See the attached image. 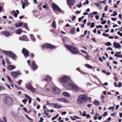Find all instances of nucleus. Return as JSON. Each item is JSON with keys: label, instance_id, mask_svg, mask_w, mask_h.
<instances>
[{"label": "nucleus", "instance_id": "f257e3e1", "mask_svg": "<svg viewBox=\"0 0 122 122\" xmlns=\"http://www.w3.org/2000/svg\"><path fill=\"white\" fill-rule=\"evenodd\" d=\"M59 81L61 82L64 83L63 86L66 88V86L68 85L69 83L71 81L70 76L63 75L61 77L59 80Z\"/></svg>", "mask_w": 122, "mask_h": 122}, {"label": "nucleus", "instance_id": "f03ea898", "mask_svg": "<svg viewBox=\"0 0 122 122\" xmlns=\"http://www.w3.org/2000/svg\"><path fill=\"white\" fill-rule=\"evenodd\" d=\"M69 83L68 85L66 86V89L68 90H73L76 91H78L81 89L80 88L76 85L73 83L71 81Z\"/></svg>", "mask_w": 122, "mask_h": 122}, {"label": "nucleus", "instance_id": "7ed1b4c3", "mask_svg": "<svg viewBox=\"0 0 122 122\" xmlns=\"http://www.w3.org/2000/svg\"><path fill=\"white\" fill-rule=\"evenodd\" d=\"M88 100V97L86 95H82L78 96L76 100L77 102L81 104L86 102Z\"/></svg>", "mask_w": 122, "mask_h": 122}, {"label": "nucleus", "instance_id": "20e7f679", "mask_svg": "<svg viewBox=\"0 0 122 122\" xmlns=\"http://www.w3.org/2000/svg\"><path fill=\"white\" fill-rule=\"evenodd\" d=\"M65 46L72 53L75 54L78 53V51L76 48L70 45H65Z\"/></svg>", "mask_w": 122, "mask_h": 122}, {"label": "nucleus", "instance_id": "39448f33", "mask_svg": "<svg viewBox=\"0 0 122 122\" xmlns=\"http://www.w3.org/2000/svg\"><path fill=\"white\" fill-rule=\"evenodd\" d=\"M4 101L5 104L8 106H10L13 104V100L11 97H5Z\"/></svg>", "mask_w": 122, "mask_h": 122}, {"label": "nucleus", "instance_id": "423d86ee", "mask_svg": "<svg viewBox=\"0 0 122 122\" xmlns=\"http://www.w3.org/2000/svg\"><path fill=\"white\" fill-rule=\"evenodd\" d=\"M3 52L7 56L14 60H15L17 58V56L11 51H4Z\"/></svg>", "mask_w": 122, "mask_h": 122}, {"label": "nucleus", "instance_id": "0eeeda50", "mask_svg": "<svg viewBox=\"0 0 122 122\" xmlns=\"http://www.w3.org/2000/svg\"><path fill=\"white\" fill-rule=\"evenodd\" d=\"M42 48L43 49L45 48L47 49H53V46L48 43H46L43 45Z\"/></svg>", "mask_w": 122, "mask_h": 122}, {"label": "nucleus", "instance_id": "6e6552de", "mask_svg": "<svg viewBox=\"0 0 122 122\" xmlns=\"http://www.w3.org/2000/svg\"><path fill=\"white\" fill-rule=\"evenodd\" d=\"M26 86L28 89L32 92L35 91V89L32 86L31 84L29 82L28 83L26 84Z\"/></svg>", "mask_w": 122, "mask_h": 122}, {"label": "nucleus", "instance_id": "1a4fd4ad", "mask_svg": "<svg viewBox=\"0 0 122 122\" xmlns=\"http://www.w3.org/2000/svg\"><path fill=\"white\" fill-rule=\"evenodd\" d=\"M54 10L58 11H60L61 13H64V11L61 10L58 6L56 4L54 3Z\"/></svg>", "mask_w": 122, "mask_h": 122}, {"label": "nucleus", "instance_id": "9d476101", "mask_svg": "<svg viewBox=\"0 0 122 122\" xmlns=\"http://www.w3.org/2000/svg\"><path fill=\"white\" fill-rule=\"evenodd\" d=\"M57 100L59 102H63L64 103H69V101L66 98H58Z\"/></svg>", "mask_w": 122, "mask_h": 122}, {"label": "nucleus", "instance_id": "9b49d317", "mask_svg": "<svg viewBox=\"0 0 122 122\" xmlns=\"http://www.w3.org/2000/svg\"><path fill=\"white\" fill-rule=\"evenodd\" d=\"M20 74L21 73L19 71H13L11 73V75L14 78L17 77V76Z\"/></svg>", "mask_w": 122, "mask_h": 122}, {"label": "nucleus", "instance_id": "f8f14e48", "mask_svg": "<svg viewBox=\"0 0 122 122\" xmlns=\"http://www.w3.org/2000/svg\"><path fill=\"white\" fill-rule=\"evenodd\" d=\"M22 52L25 57H27L29 56V51L25 48H23L22 50Z\"/></svg>", "mask_w": 122, "mask_h": 122}, {"label": "nucleus", "instance_id": "ddd939ff", "mask_svg": "<svg viewBox=\"0 0 122 122\" xmlns=\"http://www.w3.org/2000/svg\"><path fill=\"white\" fill-rule=\"evenodd\" d=\"M113 45L114 47L115 48H117L118 49H121L122 47L119 43H116V42L113 43Z\"/></svg>", "mask_w": 122, "mask_h": 122}, {"label": "nucleus", "instance_id": "4468645a", "mask_svg": "<svg viewBox=\"0 0 122 122\" xmlns=\"http://www.w3.org/2000/svg\"><path fill=\"white\" fill-rule=\"evenodd\" d=\"M60 92V90L55 86H54V94H58Z\"/></svg>", "mask_w": 122, "mask_h": 122}, {"label": "nucleus", "instance_id": "2eb2a0df", "mask_svg": "<svg viewBox=\"0 0 122 122\" xmlns=\"http://www.w3.org/2000/svg\"><path fill=\"white\" fill-rule=\"evenodd\" d=\"M19 39L20 40L24 41H28V39L27 37L25 35L22 36L19 38Z\"/></svg>", "mask_w": 122, "mask_h": 122}, {"label": "nucleus", "instance_id": "dca6fc26", "mask_svg": "<svg viewBox=\"0 0 122 122\" xmlns=\"http://www.w3.org/2000/svg\"><path fill=\"white\" fill-rule=\"evenodd\" d=\"M31 66L33 69L36 70L37 68V66L36 65L35 61H32Z\"/></svg>", "mask_w": 122, "mask_h": 122}, {"label": "nucleus", "instance_id": "f3484780", "mask_svg": "<svg viewBox=\"0 0 122 122\" xmlns=\"http://www.w3.org/2000/svg\"><path fill=\"white\" fill-rule=\"evenodd\" d=\"M2 34L4 35L5 36L7 37L10 35V33L7 31H3L1 32Z\"/></svg>", "mask_w": 122, "mask_h": 122}, {"label": "nucleus", "instance_id": "a211bd4d", "mask_svg": "<svg viewBox=\"0 0 122 122\" xmlns=\"http://www.w3.org/2000/svg\"><path fill=\"white\" fill-rule=\"evenodd\" d=\"M67 3L69 6L73 5L75 2L74 0H67Z\"/></svg>", "mask_w": 122, "mask_h": 122}, {"label": "nucleus", "instance_id": "6ab92c4d", "mask_svg": "<svg viewBox=\"0 0 122 122\" xmlns=\"http://www.w3.org/2000/svg\"><path fill=\"white\" fill-rule=\"evenodd\" d=\"M62 94L64 96L66 97H70L71 96V94L66 92H63Z\"/></svg>", "mask_w": 122, "mask_h": 122}, {"label": "nucleus", "instance_id": "aec40b11", "mask_svg": "<svg viewBox=\"0 0 122 122\" xmlns=\"http://www.w3.org/2000/svg\"><path fill=\"white\" fill-rule=\"evenodd\" d=\"M23 23L21 22H19V23H17L15 24V26L17 27H19L22 26Z\"/></svg>", "mask_w": 122, "mask_h": 122}, {"label": "nucleus", "instance_id": "412c9836", "mask_svg": "<svg viewBox=\"0 0 122 122\" xmlns=\"http://www.w3.org/2000/svg\"><path fill=\"white\" fill-rule=\"evenodd\" d=\"M15 67L13 65H9L7 66V69L9 70H12L13 69H15Z\"/></svg>", "mask_w": 122, "mask_h": 122}, {"label": "nucleus", "instance_id": "4be33fe9", "mask_svg": "<svg viewBox=\"0 0 122 122\" xmlns=\"http://www.w3.org/2000/svg\"><path fill=\"white\" fill-rule=\"evenodd\" d=\"M22 30L21 28H19L15 31L16 33L17 34H20L22 32Z\"/></svg>", "mask_w": 122, "mask_h": 122}, {"label": "nucleus", "instance_id": "5701e85b", "mask_svg": "<svg viewBox=\"0 0 122 122\" xmlns=\"http://www.w3.org/2000/svg\"><path fill=\"white\" fill-rule=\"evenodd\" d=\"M54 107L56 108H60L62 107V106L56 104V103H54Z\"/></svg>", "mask_w": 122, "mask_h": 122}, {"label": "nucleus", "instance_id": "b1692460", "mask_svg": "<svg viewBox=\"0 0 122 122\" xmlns=\"http://www.w3.org/2000/svg\"><path fill=\"white\" fill-rule=\"evenodd\" d=\"M51 77L49 76H47L46 78L43 79V80L47 81H49L51 80Z\"/></svg>", "mask_w": 122, "mask_h": 122}, {"label": "nucleus", "instance_id": "393cba45", "mask_svg": "<svg viewBox=\"0 0 122 122\" xmlns=\"http://www.w3.org/2000/svg\"><path fill=\"white\" fill-rule=\"evenodd\" d=\"M30 36L31 39L32 41H36L35 39L33 34H30Z\"/></svg>", "mask_w": 122, "mask_h": 122}, {"label": "nucleus", "instance_id": "a878e982", "mask_svg": "<svg viewBox=\"0 0 122 122\" xmlns=\"http://www.w3.org/2000/svg\"><path fill=\"white\" fill-rule=\"evenodd\" d=\"M85 66L87 67L88 68H89L90 69L92 68H94L91 65L88 64H86L85 65Z\"/></svg>", "mask_w": 122, "mask_h": 122}, {"label": "nucleus", "instance_id": "bb28decb", "mask_svg": "<svg viewBox=\"0 0 122 122\" xmlns=\"http://www.w3.org/2000/svg\"><path fill=\"white\" fill-rule=\"evenodd\" d=\"M11 14L13 15L15 17H17V14L15 13V11L14 10L12 11L11 12Z\"/></svg>", "mask_w": 122, "mask_h": 122}, {"label": "nucleus", "instance_id": "cd10ccee", "mask_svg": "<svg viewBox=\"0 0 122 122\" xmlns=\"http://www.w3.org/2000/svg\"><path fill=\"white\" fill-rule=\"evenodd\" d=\"M24 1V3L23 4L25 5V6H27L29 4L27 0H25Z\"/></svg>", "mask_w": 122, "mask_h": 122}, {"label": "nucleus", "instance_id": "c85d7f7f", "mask_svg": "<svg viewBox=\"0 0 122 122\" xmlns=\"http://www.w3.org/2000/svg\"><path fill=\"white\" fill-rule=\"evenodd\" d=\"M28 24L26 23L23 25V27L26 29H28Z\"/></svg>", "mask_w": 122, "mask_h": 122}, {"label": "nucleus", "instance_id": "c756f323", "mask_svg": "<svg viewBox=\"0 0 122 122\" xmlns=\"http://www.w3.org/2000/svg\"><path fill=\"white\" fill-rule=\"evenodd\" d=\"M113 14H112L111 15V16H115L117 15V13L116 11H113Z\"/></svg>", "mask_w": 122, "mask_h": 122}, {"label": "nucleus", "instance_id": "7c9ffc66", "mask_svg": "<svg viewBox=\"0 0 122 122\" xmlns=\"http://www.w3.org/2000/svg\"><path fill=\"white\" fill-rule=\"evenodd\" d=\"M115 105L113 107H109L108 108V109L109 110H111V109H112V110H114L115 109L114 108V107H115Z\"/></svg>", "mask_w": 122, "mask_h": 122}, {"label": "nucleus", "instance_id": "2f4dec72", "mask_svg": "<svg viewBox=\"0 0 122 122\" xmlns=\"http://www.w3.org/2000/svg\"><path fill=\"white\" fill-rule=\"evenodd\" d=\"M70 32L72 34H74L75 33V31L74 29H72L70 30Z\"/></svg>", "mask_w": 122, "mask_h": 122}, {"label": "nucleus", "instance_id": "473e14b6", "mask_svg": "<svg viewBox=\"0 0 122 122\" xmlns=\"http://www.w3.org/2000/svg\"><path fill=\"white\" fill-rule=\"evenodd\" d=\"M7 77L8 78V81H9L10 82H11V83H13V81L12 80H11L10 79V77L9 76H7Z\"/></svg>", "mask_w": 122, "mask_h": 122}, {"label": "nucleus", "instance_id": "72a5a7b5", "mask_svg": "<svg viewBox=\"0 0 122 122\" xmlns=\"http://www.w3.org/2000/svg\"><path fill=\"white\" fill-rule=\"evenodd\" d=\"M94 103L95 105H97L99 104V102L98 101H96L94 102Z\"/></svg>", "mask_w": 122, "mask_h": 122}, {"label": "nucleus", "instance_id": "f704fd0d", "mask_svg": "<svg viewBox=\"0 0 122 122\" xmlns=\"http://www.w3.org/2000/svg\"><path fill=\"white\" fill-rule=\"evenodd\" d=\"M114 56H115L117 57H119L120 55L118 53V52H117L115 54Z\"/></svg>", "mask_w": 122, "mask_h": 122}, {"label": "nucleus", "instance_id": "c9c22d12", "mask_svg": "<svg viewBox=\"0 0 122 122\" xmlns=\"http://www.w3.org/2000/svg\"><path fill=\"white\" fill-rule=\"evenodd\" d=\"M95 26V23H94L92 22L91 23L90 27L91 28H93Z\"/></svg>", "mask_w": 122, "mask_h": 122}, {"label": "nucleus", "instance_id": "e433bc0d", "mask_svg": "<svg viewBox=\"0 0 122 122\" xmlns=\"http://www.w3.org/2000/svg\"><path fill=\"white\" fill-rule=\"evenodd\" d=\"M22 81L21 80H18V81L17 82V83L18 85H20L21 83L22 82Z\"/></svg>", "mask_w": 122, "mask_h": 122}, {"label": "nucleus", "instance_id": "4c0bfd02", "mask_svg": "<svg viewBox=\"0 0 122 122\" xmlns=\"http://www.w3.org/2000/svg\"><path fill=\"white\" fill-rule=\"evenodd\" d=\"M5 88L2 86H0V91L2 90H5Z\"/></svg>", "mask_w": 122, "mask_h": 122}, {"label": "nucleus", "instance_id": "58836bf2", "mask_svg": "<svg viewBox=\"0 0 122 122\" xmlns=\"http://www.w3.org/2000/svg\"><path fill=\"white\" fill-rule=\"evenodd\" d=\"M105 45L107 46H109L111 45V44L110 42H107V43H105Z\"/></svg>", "mask_w": 122, "mask_h": 122}, {"label": "nucleus", "instance_id": "ea45409f", "mask_svg": "<svg viewBox=\"0 0 122 122\" xmlns=\"http://www.w3.org/2000/svg\"><path fill=\"white\" fill-rule=\"evenodd\" d=\"M27 101V100L26 99H25L22 100V102L24 103V104H25L26 102Z\"/></svg>", "mask_w": 122, "mask_h": 122}, {"label": "nucleus", "instance_id": "a19ab883", "mask_svg": "<svg viewBox=\"0 0 122 122\" xmlns=\"http://www.w3.org/2000/svg\"><path fill=\"white\" fill-rule=\"evenodd\" d=\"M122 84L121 82H119L118 84V86L119 87H121L122 86Z\"/></svg>", "mask_w": 122, "mask_h": 122}, {"label": "nucleus", "instance_id": "79ce46f5", "mask_svg": "<svg viewBox=\"0 0 122 122\" xmlns=\"http://www.w3.org/2000/svg\"><path fill=\"white\" fill-rule=\"evenodd\" d=\"M76 18V17L75 16H73L71 19L72 21H74Z\"/></svg>", "mask_w": 122, "mask_h": 122}, {"label": "nucleus", "instance_id": "37998d69", "mask_svg": "<svg viewBox=\"0 0 122 122\" xmlns=\"http://www.w3.org/2000/svg\"><path fill=\"white\" fill-rule=\"evenodd\" d=\"M108 113L107 112H105L103 114V116L104 117H105L107 116V115Z\"/></svg>", "mask_w": 122, "mask_h": 122}, {"label": "nucleus", "instance_id": "c03bdc74", "mask_svg": "<svg viewBox=\"0 0 122 122\" xmlns=\"http://www.w3.org/2000/svg\"><path fill=\"white\" fill-rule=\"evenodd\" d=\"M25 97L27 98H28L29 99V98H30V96H29L27 95L26 94H25Z\"/></svg>", "mask_w": 122, "mask_h": 122}, {"label": "nucleus", "instance_id": "a18cd8bd", "mask_svg": "<svg viewBox=\"0 0 122 122\" xmlns=\"http://www.w3.org/2000/svg\"><path fill=\"white\" fill-rule=\"evenodd\" d=\"M102 35L104 36H106V37H108L109 36L108 34H106L104 33H103Z\"/></svg>", "mask_w": 122, "mask_h": 122}, {"label": "nucleus", "instance_id": "49530a36", "mask_svg": "<svg viewBox=\"0 0 122 122\" xmlns=\"http://www.w3.org/2000/svg\"><path fill=\"white\" fill-rule=\"evenodd\" d=\"M81 52L83 53H85L86 55H87V53L86 51L82 50H81Z\"/></svg>", "mask_w": 122, "mask_h": 122}, {"label": "nucleus", "instance_id": "de8ad7c7", "mask_svg": "<svg viewBox=\"0 0 122 122\" xmlns=\"http://www.w3.org/2000/svg\"><path fill=\"white\" fill-rule=\"evenodd\" d=\"M117 34L119 35L120 36H122V33H121L119 31H118L117 32Z\"/></svg>", "mask_w": 122, "mask_h": 122}, {"label": "nucleus", "instance_id": "09e8293b", "mask_svg": "<svg viewBox=\"0 0 122 122\" xmlns=\"http://www.w3.org/2000/svg\"><path fill=\"white\" fill-rule=\"evenodd\" d=\"M34 54L33 53H32L31 54V55H30V56L31 58H32L34 57Z\"/></svg>", "mask_w": 122, "mask_h": 122}, {"label": "nucleus", "instance_id": "8fccbe9b", "mask_svg": "<svg viewBox=\"0 0 122 122\" xmlns=\"http://www.w3.org/2000/svg\"><path fill=\"white\" fill-rule=\"evenodd\" d=\"M83 113H84L81 114V115L83 117L86 116V112L84 111Z\"/></svg>", "mask_w": 122, "mask_h": 122}, {"label": "nucleus", "instance_id": "3c124183", "mask_svg": "<svg viewBox=\"0 0 122 122\" xmlns=\"http://www.w3.org/2000/svg\"><path fill=\"white\" fill-rule=\"evenodd\" d=\"M44 113L47 116H48L49 114L48 112H47L46 110H45Z\"/></svg>", "mask_w": 122, "mask_h": 122}, {"label": "nucleus", "instance_id": "603ef678", "mask_svg": "<svg viewBox=\"0 0 122 122\" xmlns=\"http://www.w3.org/2000/svg\"><path fill=\"white\" fill-rule=\"evenodd\" d=\"M92 14H93L94 15H97L98 14V13L96 11H94L93 12V13H92Z\"/></svg>", "mask_w": 122, "mask_h": 122}, {"label": "nucleus", "instance_id": "864d4df0", "mask_svg": "<svg viewBox=\"0 0 122 122\" xmlns=\"http://www.w3.org/2000/svg\"><path fill=\"white\" fill-rule=\"evenodd\" d=\"M102 27V26L101 25H99L97 26L96 28H99V27L101 28Z\"/></svg>", "mask_w": 122, "mask_h": 122}, {"label": "nucleus", "instance_id": "5fc2aeb1", "mask_svg": "<svg viewBox=\"0 0 122 122\" xmlns=\"http://www.w3.org/2000/svg\"><path fill=\"white\" fill-rule=\"evenodd\" d=\"M34 3L36 5L37 4H38V3L37 2L36 0H33Z\"/></svg>", "mask_w": 122, "mask_h": 122}, {"label": "nucleus", "instance_id": "6e6d98bb", "mask_svg": "<svg viewBox=\"0 0 122 122\" xmlns=\"http://www.w3.org/2000/svg\"><path fill=\"white\" fill-rule=\"evenodd\" d=\"M92 41H94L96 43H97V41L94 38H92Z\"/></svg>", "mask_w": 122, "mask_h": 122}, {"label": "nucleus", "instance_id": "4d7b16f0", "mask_svg": "<svg viewBox=\"0 0 122 122\" xmlns=\"http://www.w3.org/2000/svg\"><path fill=\"white\" fill-rule=\"evenodd\" d=\"M43 120L44 119L43 118L41 117L40 118V120L38 122H42Z\"/></svg>", "mask_w": 122, "mask_h": 122}, {"label": "nucleus", "instance_id": "13d9d810", "mask_svg": "<svg viewBox=\"0 0 122 122\" xmlns=\"http://www.w3.org/2000/svg\"><path fill=\"white\" fill-rule=\"evenodd\" d=\"M66 113V111H65L64 112H62L61 113V115H65Z\"/></svg>", "mask_w": 122, "mask_h": 122}, {"label": "nucleus", "instance_id": "bf43d9fd", "mask_svg": "<svg viewBox=\"0 0 122 122\" xmlns=\"http://www.w3.org/2000/svg\"><path fill=\"white\" fill-rule=\"evenodd\" d=\"M107 50H110L111 51H113V49L111 47H109L106 49Z\"/></svg>", "mask_w": 122, "mask_h": 122}, {"label": "nucleus", "instance_id": "052dcab7", "mask_svg": "<svg viewBox=\"0 0 122 122\" xmlns=\"http://www.w3.org/2000/svg\"><path fill=\"white\" fill-rule=\"evenodd\" d=\"M5 85L7 86L10 89H11V88L10 86V85H8V84L5 83Z\"/></svg>", "mask_w": 122, "mask_h": 122}, {"label": "nucleus", "instance_id": "680f3d73", "mask_svg": "<svg viewBox=\"0 0 122 122\" xmlns=\"http://www.w3.org/2000/svg\"><path fill=\"white\" fill-rule=\"evenodd\" d=\"M3 118L4 122H7V120L6 117H3Z\"/></svg>", "mask_w": 122, "mask_h": 122}, {"label": "nucleus", "instance_id": "e2e57ef3", "mask_svg": "<svg viewBox=\"0 0 122 122\" xmlns=\"http://www.w3.org/2000/svg\"><path fill=\"white\" fill-rule=\"evenodd\" d=\"M56 24L55 21H54V28H56Z\"/></svg>", "mask_w": 122, "mask_h": 122}, {"label": "nucleus", "instance_id": "0e129e2a", "mask_svg": "<svg viewBox=\"0 0 122 122\" xmlns=\"http://www.w3.org/2000/svg\"><path fill=\"white\" fill-rule=\"evenodd\" d=\"M106 22L107 21H106L104 20L102 22V24H105L106 23Z\"/></svg>", "mask_w": 122, "mask_h": 122}, {"label": "nucleus", "instance_id": "69168bd1", "mask_svg": "<svg viewBox=\"0 0 122 122\" xmlns=\"http://www.w3.org/2000/svg\"><path fill=\"white\" fill-rule=\"evenodd\" d=\"M6 62L8 64H10V62L9 60L8 59H6Z\"/></svg>", "mask_w": 122, "mask_h": 122}, {"label": "nucleus", "instance_id": "338daca9", "mask_svg": "<svg viewBox=\"0 0 122 122\" xmlns=\"http://www.w3.org/2000/svg\"><path fill=\"white\" fill-rule=\"evenodd\" d=\"M114 86L116 87H117V82H115L114 83Z\"/></svg>", "mask_w": 122, "mask_h": 122}, {"label": "nucleus", "instance_id": "774afa93", "mask_svg": "<svg viewBox=\"0 0 122 122\" xmlns=\"http://www.w3.org/2000/svg\"><path fill=\"white\" fill-rule=\"evenodd\" d=\"M95 5L97 7H100V5L98 3H95Z\"/></svg>", "mask_w": 122, "mask_h": 122}]
</instances>
